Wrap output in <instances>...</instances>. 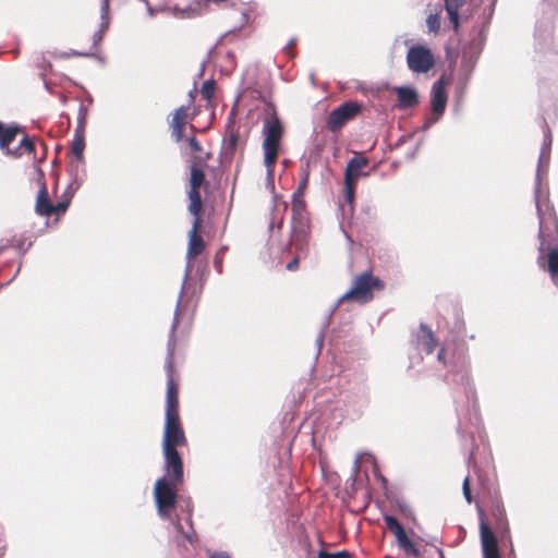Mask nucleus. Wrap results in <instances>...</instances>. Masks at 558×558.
<instances>
[{
  "mask_svg": "<svg viewBox=\"0 0 558 558\" xmlns=\"http://www.w3.org/2000/svg\"><path fill=\"white\" fill-rule=\"evenodd\" d=\"M551 141V135L546 130L544 144L538 157L534 195L539 221L537 265L542 269L547 270L554 283L558 286V243H556L555 239L558 232V221L554 208L548 204L542 205L539 203L541 169L549 163Z\"/></svg>",
  "mask_w": 558,
  "mask_h": 558,
  "instance_id": "nucleus-1",
  "label": "nucleus"
},
{
  "mask_svg": "<svg viewBox=\"0 0 558 558\" xmlns=\"http://www.w3.org/2000/svg\"><path fill=\"white\" fill-rule=\"evenodd\" d=\"M181 484L173 483L167 477H159L154 486V499L158 515L172 523L178 546H185L186 543L194 544L196 535L193 530L191 514L184 523H181L174 515L178 504V487Z\"/></svg>",
  "mask_w": 558,
  "mask_h": 558,
  "instance_id": "nucleus-2",
  "label": "nucleus"
},
{
  "mask_svg": "<svg viewBox=\"0 0 558 558\" xmlns=\"http://www.w3.org/2000/svg\"><path fill=\"white\" fill-rule=\"evenodd\" d=\"M383 288V281L379 278L373 276L371 271H364L357 275L353 279L351 289L348 290L341 298H339L337 303L330 308L328 315L326 316L322 330L316 339V345L318 348V351H320L323 347L325 331L330 324L331 316L342 302L353 301L359 304H365L374 298V289L380 290Z\"/></svg>",
  "mask_w": 558,
  "mask_h": 558,
  "instance_id": "nucleus-3",
  "label": "nucleus"
},
{
  "mask_svg": "<svg viewBox=\"0 0 558 558\" xmlns=\"http://www.w3.org/2000/svg\"><path fill=\"white\" fill-rule=\"evenodd\" d=\"M283 134V129L278 117L272 113L266 117L263 124V150L266 156L267 163L277 160L280 140Z\"/></svg>",
  "mask_w": 558,
  "mask_h": 558,
  "instance_id": "nucleus-4",
  "label": "nucleus"
},
{
  "mask_svg": "<svg viewBox=\"0 0 558 558\" xmlns=\"http://www.w3.org/2000/svg\"><path fill=\"white\" fill-rule=\"evenodd\" d=\"M488 24L489 23H486V20L483 19L482 26L477 33V36L473 38L470 44L462 50L461 72L463 73L465 80H468L473 72L477 59L483 50L486 40L485 29Z\"/></svg>",
  "mask_w": 558,
  "mask_h": 558,
  "instance_id": "nucleus-5",
  "label": "nucleus"
},
{
  "mask_svg": "<svg viewBox=\"0 0 558 558\" xmlns=\"http://www.w3.org/2000/svg\"><path fill=\"white\" fill-rule=\"evenodd\" d=\"M175 349V337L174 333L170 332L168 344H167V360L166 367L168 372L167 380V404L166 415H179L178 413V389L173 383L172 369H173V355Z\"/></svg>",
  "mask_w": 558,
  "mask_h": 558,
  "instance_id": "nucleus-6",
  "label": "nucleus"
},
{
  "mask_svg": "<svg viewBox=\"0 0 558 558\" xmlns=\"http://www.w3.org/2000/svg\"><path fill=\"white\" fill-rule=\"evenodd\" d=\"M407 63L414 73H426L435 64L434 56L425 46H412L407 53Z\"/></svg>",
  "mask_w": 558,
  "mask_h": 558,
  "instance_id": "nucleus-7",
  "label": "nucleus"
},
{
  "mask_svg": "<svg viewBox=\"0 0 558 558\" xmlns=\"http://www.w3.org/2000/svg\"><path fill=\"white\" fill-rule=\"evenodd\" d=\"M185 441L179 415H166L162 449H177V446H183Z\"/></svg>",
  "mask_w": 558,
  "mask_h": 558,
  "instance_id": "nucleus-8",
  "label": "nucleus"
},
{
  "mask_svg": "<svg viewBox=\"0 0 558 558\" xmlns=\"http://www.w3.org/2000/svg\"><path fill=\"white\" fill-rule=\"evenodd\" d=\"M361 109L356 102H344L333 109L327 119V128L331 132L340 130L349 120H351Z\"/></svg>",
  "mask_w": 558,
  "mask_h": 558,
  "instance_id": "nucleus-9",
  "label": "nucleus"
},
{
  "mask_svg": "<svg viewBox=\"0 0 558 558\" xmlns=\"http://www.w3.org/2000/svg\"><path fill=\"white\" fill-rule=\"evenodd\" d=\"M480 534L484 558H500L497 538L485 521V514L478 509Z\"/></svg>",
  "mask_w": 558,
  "mask_h": 558,
  "instance_id": "nucleus-10",
  "label": "nucleus"
},
{
  "mask_svg": "<svg viewBox=\"0 0 558 558\" xmlns=\"http://www.w3.org/2000/svg\"><path fill=\"white\" fill-rule=\"evenodd\" d=\"M165 456V474L173 483L183 482V462L177 449H162Z\"/></svg>",
  "mask_w": 558,
  "mask_h": 558,
  "instance_id": "nucleus-11",
  "label": "nucleus"
},
{
  "mask_svg": "<svg viewBox=\"0 0 558 558\" xmlns=\"http://www.w3.org/2000/svg\"><path fill=\"white\" fill-rule=\"evenodd\" d=\"M430 104L433 114L441 117L447 105L446 83L442 78L434 82L432 86Z\"/></svg>",
  "mask_w": 558,
  "mask_h": 558,
  "instance_id": "nucleus-12",
  "label": "nucleus"
},
{
  "mask_svg": "<svg viewBox=\"0 0 558 558\" xmlns=\"http://www.w3.org/2000/svg\"><path fill=\"white\" fill-rule=\"evenodd\" d=\"M414 341L416 348L426 354H430L437 347V340L433 331L425 324H421L415 331Z\"/></svg>",
  "mask_w": 558,
  "mask_h": 558,
  "instance_id": "nucleus-13",
  "label": "nucleus"
},
{
  "mask_svg": "<svg viewBox=\"0 0 558 558\" xmlns=\"http://www.w3.org/2000/svg\"><path fill=\"white\" fill-rule=\"evenodd\" d=\"M192 268H193L192 259H186L185 274H184L181 291H180V294H179V298H178V301H177V306H175V311H174V315H173V320H172V324H171V329H170L171 333L175 332L177 328L179 327V324H180L181 319L184 316L185 305H183L182 298H183L184 290L186 289L189 276H190V274L192 271Z\"/></svg>",
  "mask_w": 558,
  "mask_h": 558,
  "instance_id": "nucleus-14",
  "label": "nucleus"
},
{
  "mask_svg": "<svg viewBox=\"0 0 558 558\" xmlns=\"http://www.w3.org/2000/svg\"><path fill=\"white\" fill-rule=\"evenodd\" d=\"M199 228V218H194L192 229L189 233V245L186 252V259H193L199 255L205 246L203 238L197 233Z\"/></svg>",
  "mask_w": 558,
  "mask_h": 558,
  "instance_id": "nucleus-15",
  "label": "nucleus"
},
{
  "mask_svg": "<svg viewBox=\"0 0 558 558\" xmlns=\"http://www.w3.org/2000/svg\"><path fill=\"white\" fill-rule=\"evenodd\" d=\"M393 92L398 97V106L402 109L414 107L418 102V95L413 87L395 86Z\"/></svg>",
  "mask_w": 558,
  "mask_h": 558,
  "instance_id": "nucleus-16",
  "label": "nucleus"
},
{
  "mask_svg": "<svg viewBox=\"0 0 558 558\" xmlns=\"http://www.w3.org/2000/svg\"><path fill=\"white\" fill-rule=\"evenodd\" d=\"M368 163V160L363 156H354L351 158L345 167L344 181L356 182L361 170Z\"/></svg>",
  "mask_w": 558,
  "mask_h": 558,
  "instance_id": "nucleus-17",
  "label": "nucleus"
},
{
  "mask_svg": "<svg viewBox=\"0 0 558 558\" xmlns=\"http://www.w3.org/2000/svg\"><path fill=\"white\" fill-rule=\"evenodd\" d=\"M35 210L39 216L49 217L52 215V204L49 201L48 192L45 185H43L38 191Z\"/></svg>",
  "mask_w": 558,
  "mask_h": 558,
  "instance_id": "nucleus-18",
  "label": "nucleus"
},
{
  "mask_svg": "<svg viewBox=\"0 0 558 558\" xmlns=\"http://www.w3.org/2000/svg\"><path fill=\"white\" fill-rule=\"evenodd\" d=\"M205 163V160L202 158H195L190 167V185L191 187L199 189L201 185L205 181V173L202 169V166Z\"/></svg>",
  "mask_w": 558,
  "mask_h": 558,
  "instance_id": "nucleus-19",
  "label": "nucleus"
},
{
  "mask_svg": "<svg viewBox=\"0 0 558 558\" xmlns=\"http://www.w3.org/2000/svg\"><path fill=\"white\" fill-rule=\"evenodd\" d=\"M20 131L19 126H8L4 128L1 126L0 130V148L1 150L7 154L11 155L10 144L15 140L17 132Z\"/></svg>",
  "mask_w": 558,
  "mask_h": 558,
  "instance_id": "nucleus-20",
  "label": "nucleus"
},
{
  "mask_svg": "<svg viewBox=\"0 0 558 558\" xmlns=\"http://www.w3.org/2000/svg\"><path fill=\"white\" fill-rule=\"evenodd\" d=\"M444 2L449 21L454 31H457L459 26V10L463 5L464 0H444Z\"/></svg>",
  "mask_w": 558,
  "mask_h": 558,
  "instance_id": "nucleus-21",
  "label": "nucleus"
},
{
  "mask_svg": "<svg viewBox=\"0 0 558 558\" xmlns=\"http://www.w3.org/2000/svg\"><path fill=\"white\" fill-rule=\"evenodd\" d=\"M85 133L74 132V138L71 144V151L76 159L77 166L84 163Z\"/></svg>",
  "mask_w": 558,
  "mask_h": 558,
  "instance_id": "nucleus-22",
  "label": "nucleus"
},
{
  "mask_svg": "<svg viewBox=\"0 0 558 558\" xmlns=\"http://www.w3.org/2000/svg\"><path fill=\"white\" fill-rule=\"evenodd\" d=\"M306 205L304 195H292V218L293 220L302 222L305 218Z\"/></svg>",
  "mask_w": 558,
  "mask_h": 558,
  "instance_id": "nucleus-23",
  "label": "nucleus"
},
{
  "mask_svg": "<svg viewBox=\"0 0 558 558\" xmlns=\"http://www.w3.org/2000/svg\"><path fill=\"white\" fill-rule=\"evenodd\" d=\"M199 189L190 187L189 191V211L195 217L199 218V213L202 209V197L199 194Z\"/></svg>",
  "mask_w": 558,
  "mask_h": 558,
  "instance_id": "nucleus-24",
  "label": "nucleus"
},
{
  "mask_svg": "<svg viewBox=\"0 0 558 558\" xmlns=\"http://www.w3.org/2000/svg\"><path fill=\"white\" fill-rule=\"evenodd\" d=\"M33 150H34V142L28 136H25L21 141L20 145L11 151L10 156L16 158V157L23 156L26 153L31 154Z\"/></svg>",
  "mask_w": 558,
  "mask_h": 558,
  "instance_id": "nucleus-25",
  "label": "nucleus"
},
{
  "mask_svg": "<svg viewBox=\"0 0 558 558\" xmlns=\"http://www.w3.org/2000/svg\"><path fill=\"white\" fill-rule=\"evenodd\" d=\"M186 111L187 108L185 106H181L172 114V120L170 123L171 128H184L185 125V119H186Z\"/></svg>",
  "mask_w": 558,
  "mask_h": 558,
  "instance_id": "nucleus-26",
  "label": "nucleus"
},
{
  "mask_svg": "<svg viewBox=\"0 0 558 558\" xmlns=\"http://www.w3.org/2000/svg\"><path fill=\"white\" fill-rule=\"evenodd\" d=\"M87 108L83 105L80 106L77 112V123L75 128L76 133H85L86 122H87Z\"/></svg>",
  "mask_w": 558,
  "mask_h": 558,
  "instance_id": "nucleus-27",
  "label": "nucleus"
},
{
  "mask_svg": "<svg viewBox=\"0 0 558 558\" xmlns=\"http://www.w3.org/2000/svg\"><path fill=\"white\" fill-rule=\"evenodd\" d=\"M308 178H310V169H308V165H306V167L302 168L300 182H299L296 191L293 194L304 195V192L308 184Z\"/></svg>",
  "mask_w": 558,
  "mask_h": 558,
  "instance_id": "nucleus-28",
  "label": "nucleus"
},
{
  "mask_svg": "<svg viewBox=\"0 0 558 558\" xmlns=\"http://www.w3.org/2000/svg\"><path fill=\"white\" fill-rule=\"evenodd\" d=\"M494 517L496 519V525L498 529L507 530L508 522L506 519L505 509L501 506H497L494 510Z\"/></svg>",
  "mask_w": 558,
  "mask_h": 558,
  "instance_id": "nucleus-29",
  "label": "nucleus"
},
{
  "mask_svg": "<svg viewBox=\"0 0 558 558\" xmlns=\"http://www.w3.org/2000/svg\"><path fill=\"white\" fill-rule=\"evenodd\" d=\"M426 25L429 33L437 34L440 29V16L438 13L429 14L426 19Z\"/></svg>",
  "mask_w": 558,
  "mask_h": 558,
  "instance_id": "nucleus-30",
  "label": "nucleus"
},
{
  "mask_svg": "<svg viewBox=\"0 0 558 558\" xmlns=\"http://www.w3.org/2000/svg\"><path fill=\"white\" fill-rule=\"evenodd\" d=\"M384 520H385V523H386L387 527L395 535L403 530V526L399 523V521L393 515L386 514L384 517Z\"/></svg>",
  "mask_w": 558,
  "mask_h": 558,
  "instance_id": "nucleus-31",
  "label": "nucleus"
},
{
  "mask_svg": "<svg viewBox=\"0 0 558 558\" xmlns=\"http://www.w3.org/2000/svg\"><path fill=\"white\" fill-rule=\"evenodd\" d=\"M215 93V82L214 81H206L203 83V86L201 88V95L204 99L210 100Z\"/></svg>",
  "mask_w": 558,
  "mask_h": 558,
  "instance_id": "nucleus-32",
  "label": "nucleus"
},
{
  "mask_svg": "<svg viewBox=\"0 0 558 558\" xmlns=\"http://www.w3.org/2000/svg\"><path fill=\"white\" fill-rule=\"evenodd\" d=\"M318 558H351V554L347 550H341L337 553H328L325 550H319Z\"/></svg>",
  "mask_w": 558,
  "mask_h": 558,
  "instance_id": "nucleus-33",
  "label": "nucleus"
},
{
  "mask_svg": "<svg viewBox=\"0 0 558 558\" xmlns=\"http://www.w3.org/2000/svg\"><path fill=\"white\" fill-rule=\"evenodd\" d=\"M354 182L344 181L345 199L348 203H352L354 198Z\"/></svg>",
  "mask_w": 558,
  "mask_h": 558,
  "instance_id": "nucleus-34",
  "label": "nucleus"
},
{
  "mask_svg": "<svg viewBox=\"0 0 558 558\" xmlns=\"http://www.w3.org/2000/svg\"><path fill=\"white\" fill-rule=\"evenodd\" d=\"M462 490H463V496H464L466 502L471 504L472 495H471V489H470V476L469 475H466L463 480Z\"/></svg>",
  "mask_w": 558,
  "mask_h": 558,
  "instance_id": "nucleus-35",
  "label": "nucleus"
},
{
  "mask_svg": "<svg viewBox=\"0 0 558 558\" xmlns=\"http://www.w3.org/2000/svg\"><path fill=\"white\" fill-rule=\"evenodd\" d=\"M495 2H496V0H487V4L484 8V17L483 19L486 20V23L490 22V19L494 13Z\"/></svg>",
  "mask_w": 558,
  "mask_h": 558,
  "instance_id": "nucleus-36",
  "label": "nucleus"
},
{
  "mask_svg": "<svg viewBox=\"0 0 558 558\" xmlns=\"http://www.w3.org/2000/svg\"><path fill=\"white\" fill-rule=\"evenodd\" d=\"M276 160H274L271 163H267L266 156H264V165L267 168V181L268 184H270L274 187V167H275Z\"/></svg>",
  "mask_w": 558,
  "mask_h": 558,
  "instance_id": "nucleus-37",
  "label": "nucleus"
},
{
  "mask_svg": "<svg viewBox=\"0 0 558 558\" xmlns=\"http://www.w3.org/2000/svg\"><path fill=\"white\" fill-rule=\"evenodd\" d=\"M402 549L409 554V555H412L414 557H418L420 556V549L416 547V545L414 543H412V541L410 539L403 547Z\"/></svg>",
  "mask_w": 558,
  "mask_h": 558,
  "instance_id": "nucleus-38",
  "label": "nucleus"
},
{
  "mask_svg": "<svg viewBox=\"0 0 558 558\" xmlns=\"http://www.w3.org/2000/svg\"><path fill=\"white\" fill-rule=\"evenodd\" d=\"M70 205V201L59 202L57 205H52V214H64Z\"/></svg>",
  "mask_w": 558,
  "mask_h": 558,
  "instance_id": "nucleus-39",
  "label": "nucleus"
},
{
  "mask_svg": "<svg viewBox=\"0 0 558 558\" xmlns=\"http://www.w3.org/2000/svg\"><path fill=\"white\" fill-rule=\"evenodd\" d=\"M395 536L397 538L398 545L401 548L410 541L404 529L402 531H400L399 533H397Z\"/></svg>",
  "mask_w": 558,
  "mask_h": 558,
  "instance_id": "nucleus-40",
  "label": "nucleus"
},
{
  "mask_svg": "<svg viewBox=\"0 0 558 558\" xmlns=\"http://www.w3.org/2000/svg\"><path fill=\"white\" fill-rule=\"evenodd\" d=\"M186 142H187V144H189V146H190V148L192 150H194V151H201L202 150L201 144L198 143V141L194 136L187 137Z\"/></svg>",
  "mask_w": 558,
  "mask_h": 558,
  "instance_id": "nucleus-41",
  "label": "nucleus"
},
{
  "mask_svg": "<svg viewBox=\"0 0 558 558\" xmlns=\"http://www.w3.org/2000/svg\"><path fill=\"white\" fill-rule=\"evenodd\" d=\"M440 118H441V117H439V116H434V114L432 113V117H430V118H428V119L425 121V123L423 124L422 130H423V131L428 130L433 124H435L436 122H438Z\"/></svg>",
  "mask_w": 558,
  "mask_h": 558,
  "instance_id": "nucleus-42",
  "label": "nucleus"
},
{
  "mask_svg": "<svg viewBox=\"0 0 558 558\" xmlns=\"http://www.w3.org/2000/svg\"><path fill=\"white\" fill-rule=\"evenodd\" d=\"M183 129L184 128H171V134L175 142H180L183 138Z\"/></svg>",
  "mask_w": 558,
  "mask_h": 558,
  "instance_id": "nucleus-43",
  "label": "nucleus"
},
{
  "mask_svg": "<svg viewBox=\"0 0 558 558\" xmlns=\"http://www.w3.org/2000/svg\"><path fill=\"white\" fill-rule=\"evenodd\" d=\"M110 0H101L100 5V15L107 16L109 15Z\"/></svg>",
  "mask_w": 558,
  "mask_h": 558,
  "instance_id": "nucleus-44",
  "label": "nucleus"
},
{
  "mask_svg": "<svg viewBox=\"0 0 558 558\" xmlns=\"http://www.w3.org/2000/svg\"><path fill=\"white\" fill-rule=\"evenodd\" d=\"M100 20H101V23H100L99 31H102V33H105L109 28L110 16L109 15H107V16L100 15Z\"/></svg>",
  "mask_w": 558,
  "mask_h": 558,
  "instance_id": "nucleus-45",
  "label": "nucleus"
},
{
  "mask_svg": "<svg viewBox=\"0 0 558 558\" xmlns=\"http://www.w3.org/2000/svg\"><path fill=\"white\" fill-rule=\"evenodd\" d=\"M209 558H231V556L226 551H209Z\"/></svg>",
  "mask_w": 558,
  "mask_h": 558,
  "instance_id": "nucleus-46",
  "label": "nucleus"
},
{
  "mask_svg": "<svg viewBox=\"0 0 558 558\" xmlns=\"http://www.w3.org/2000/svg\"><path fill=\"white\" fill-rule=\"evenodd\" d=\"M363 458H368L371 459L372 457L367 453H362V454H357V457L355 458L354 460V469H355V472H357L359 470V465L360 463L362 462Z\"/></svg>",
  "mask_w": 558,
  "mask_h": 558,
  "instance_id": "nucleus-47",
  "label": "nucleus"
},
{
  "mask_svg": "<svg viewBox=\"0 0 558 558\" xmlns=\"http://www.w3.org/2000/svg\"><path fill=\"white\" fill-rule=\"evenodd\" d=\"M102 37H104L102 31H97L93 35V44H94V46H98L100 44V41L102 40Z\"/></svg>",
  "mask_w": 558,
  "mask_h": 558,
  "instance_id": "nucleus-48",
  "label": "nucleus"
},
{
  "mask_svg": "<svg viewBox=\"0 0 558 558\" xmlns=\"http://www.w3.org/2000/svg\"><path fill=\"white\" fill-rule=\"evenodd\" d=\"M437 360L439 363L444 364L445 366H447V360H446V350L444 348H441L439 351H438V354H437Z\"/></svg>",
  "mask_w": 558,
  "mask_h": 558,
  "instance_id": "nucleus-49",
  "label": "nucleus"
},
{
  "mask_svg": "<svg viewBox=\"0 0 558 558\" xmlns=\"http://www.w3.org/2000/svg\"><path fill=\"white\" fill-rule=\"evenodd\" d=\"M74 56L88 57L90 54L89 53H84V52H78V51H75V50H71L70 52H65V53L62 54V57H64V58L74 57Z\"/></svg>",
  "mask_w": 558,
  "mask_h": 558,
  "instance_id": "nucleus-50",
  "label": "nucleus"
},
{
  "mask_svg": "<svg viewBox=\"0 0 558 558\" xmlns=\"http://www.w3.org/2000/svg\"><path fill=\"white\" fill-rule=\"evenodd\" d=\"M295 43H296L295 38L290 39L289 43L284 46L283 52L287 53V54H290V50L295 45Z\"/></svg>",
  "mask_w": 558,
  "mask_h": 558,
  "instance_id": "nucleus-51",
  "label": "nucleus"
},
{
  "mask_svg": "<svg viewBox=\"0 0 558 558\" xmlns=\"http://www.w3.org/2000/svg\"><path fill=\"white\" fill-rule=\"evenodd\" d=\"M298 265H299V259L293 258L290 263L287 264V269L290 271H293L298 268Z\"/></svg>",
  "mask_w": 558,
  "mask_h": 558,
  "instance_id": "nucleus-52",
  "label": "nucleus"
},
{
  "mask_svg": "<svg viewBox=\"0 0 558 558\" xmlns=\"http://www.w3.org/2000/svg\"><path fill=\"white\" fill-rule=\"evenodd\" d=\"M214 265H215V268L216 270L221 274L222 272V262L221 259H219L218 257L215 258L214 260Z\"/></svg>",
  "mask_w": 558,
  "mask_h": 558,
  "instance_id": "nucleus-53",
  "label": "nucleus"
},
{
  "mask_svg": "<svg viewBox=\"0 0 558 558\" xmlns=\"http://www.w3.org/2000/svg\"><path fill=\"white\" fill-rule=\"evenodd\" d=\"M248 22V14L246 12H242L240 28L243 27Z\"/></svg>",
  "mask_w": 558,
  "mask_h": 558,
  "instance_id": "nucleus-54",
  "label": "nucleus"
},
{
  "mask_svg": "<svg viewBox=\"0 0 558 558\" xmlns=\"http://www.w3.org/2000/svg\"><path fill=\"white\" fill-rule=\"evenodd\" d=\"M236 143H238V136L236 135H231V137L229 140L230 148L233 149L236 146Z\"/></svg>",
  "mask_w": 558,
  "mask_h": 558,
  "instance_id": "nucleus-55",
  "label": "nucleus"
},
{
  "mask_svg": "<svg viewBox=\"0 0 558 558\" xmlns=\"http://www.w3.org/2000/svg\"><path fill=\"white\" fill-rule=\"evenodd\" d=\"M438 555H439V558H445L444 551L441 549H438Z\"/></svg>",
  "mask_w": 558,
  "mask_h": 558,
  "instance_id": "nucleus-56",
  "label": "nucleus"
},
{
  "mask_svg": "<svg viewBox=\"0 0 558 558\" xmlns=\"http://www.w3.org/2000/svg\"><path fill=\"white\" fill-rule=\"evenodd\" d=\"M556 11H557V5L553 4L551 12H556Z\"/></svg>",
  "mask_w": 558,
  "mask_h": 558,
  "instance_id": "nucleus-57",
  "label": "nucleus"
}]
</instances>
